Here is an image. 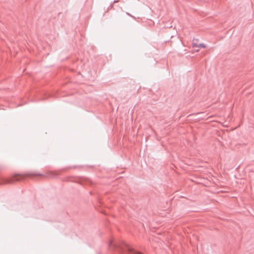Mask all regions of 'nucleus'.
<instances>
[{
	"label": "nucleus",
	"instance_id": "1",
	"mask_svg": "<svg viewBox=\"0 0 254 254\" xmlns=\"http://www.w3.org/2000/svg\"><path fill=\"white\" fill-rule=\"evenodd\" d=\"M196 42H197V40H194L193 41V43H192V47L193 48H196V47H198V44H197V43H196Z\"/></svg>",
	"mask_w": 254,
	"mask_h": 254
},
{
	"label": "nucleus",
	"instance_id": "2",
	"mask_svg": "<svg viewBox=\"0 0 254 254\" xmlns=\"http://www.w3.org/2000/svg\"><path fill=\"white\" fill-rule=\"evenodd\" d=\"M198 47H200V48H205L206 47V46L204 44H200L198 45Z\"/></svg>",
	"mask_w": 254,
	"mask_h": 254
}]
</instances>
